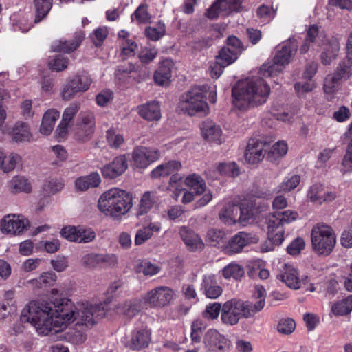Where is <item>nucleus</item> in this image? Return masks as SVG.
I'll list each match as a JSON object with an SVG mask.
<instances>
[{
  "label": "nucleus",
  "mask_w": 352,
  "mask_h": 352,
  "mask_svg": "<svg viewBox=\"0 0 352 352\" xmlns=\"http://www.w3.org/2000/svg\"><path fill=\"white\" fill-rule=\"evenodd\" d=\"M331 311L336 316H344L352 311V295L334 303Z\"/></svg>",
  "instance_id": "nucleus-40"
},
{
  "label": "nucleus",
  "mask_w": 352,
  "mask_h": 352,
  "mask_svg": "<svg viewBox=\"0 0 352 352\" xmlns=\"http://www.w3.org/2000/svg\"><path fill=\"white\" fill-rule=\"evenodd\" d=\"M342 166L343 167L342 171L344 173L352 170V139L347 146L346 153L342 160Z\"/></svg>",
  "instance_id": "nucleus-64"
},
{
  "label": "nucleus",
  "mask_w": 352,
  "mask_h": 352,
  "mask_svg": "<svg viewBox=\"0 0 352 352\" xmlns=\"http://www.w3.org/2000/svg\"><path fill=\"white\" fill-rule=\"evenodd\" d=\"M184 183L195 192V195L204 193L203 197L195 203L196 208L205 206L211 201L212 195L210 190L206 189V182L201 176L195 173L191 174L185 179Z\"/></svg>",
  "instance_id": "nucleus-8"
},
{
  "label": "nucleus",
  "mask_w": 352,
  "mask_h": 352,
  "mask_svg": "<svg viewBox=\"0 0 352 352\" xmlns=\"http://www.w3.org/2000/svg\"><path fill=\"white\" fill-rule=\"evenodd\" d=\"M217 170L221 175L230 177H236L240 174L239 168L234 162L221 163Z\"/></svg>",
  "instance_id": "nucleus-47"
},
{
  "label": "nucleus",
  "mask_w": 352,
  "mask_h": 352,
  "mask_svg": "<svg viewBox=\"0 0 352 352\" xmlns=\"http://www.w3.org/2000/svg\"><path fill=\"white\" fill-rule=\"evenodd\" d=\"M80 108V104L78 102L71 103L70 105L67 107L63 114L62 120L66 123H69L73 120L74 117L78 112Z\"/></svg>",
  "instance_id": "nucleus-63"
},
{
  "label": "nucleus",
  "mask_w": 352,
  "mask_h": 352,
  "mask_svg": "<svg viewBox=\"0 0 352 352\" xmlns=\"http://www.w3.org/2000/svg\"><path fill=\"white\" fill-rule=\"evenodd\" d=\"M148 6L146 3L140 4L135 10L131 17H135L139 23H146L150 21L151 15L148 11Z\"/></svg>",
  "instance_id": "nucleus-50"
},
{
  "label": "nucleus",
  "mask_w": 352,
  "mask_h": 352,
  "mask_svg": "<svg viewBox=\"0 0 352 352\" xmlns=\"http://www.w3.org/2000/svg\"><path fill=\"white\" fill-rule=\"evenodd\" d=\"M20 160L19 155L12 153L7 156L3 148H0V169L4 172L13 170Z\"/></svg>",
  "instance_id": "nucleus-33"
},
{
  "label": "nucleus",
  "mask_w": 352,
  "mask_h": 352,
  "mask_svg": "<svg viewBox=\"0 0 352 352\" xmlns=\"http://www.w3.org/2000/svg\"><path fill=\"white\" fill-rule=\"evenodd\" d=\"M283 67L279 63L278 64L274 58L272 63L263 64L260 69L259 73L263 77H270L280 73Z\"/></svg>",
  "instance_id": "nucleus-48"
},
{
  "label": "nucleus",
  "mask_w": 352,
  "mask_h": 352,
  "mask_svg": "<svg viewBox=\"0 0 352 352\" xmlns=\"http://www.w3.org/2000/svg\"><path fill=\"white\" fill-rule=\"evenodd\" d=\"M201 286L204 294L208 298L216 299L221 295L223 292L213 274L204 276Z\"/></svg>",
  "instance_id": "nucleus-24"
},
{
  "label": "nucleus",
  "mask_w": 352,
  "mask_h": 352,
  "mask_svg": "<svg viewBox=\"0 0 352 352\" xmlns=\"http://www.w3.org/2000/svg\"><path fill=\"white\" fill-rule=\"evenodd\" d=\"M307 197L313 202L318 201L322 204L324 201H329L335 199L336 195L333 192H324L323 186L316 184L311 186L308 190Z\"/></svg>",
  "instance_id": "nucleus-28"
},
{
  "label": "nucleus",
  "mask_w": 352,
  "mask_h": 352,
  "mask_svg": "<svg viewBox=\"0 0 352 352\" xmlns=\"http://www.w3.org/2000/svg\"><path fill=\"white\" fill-rule=\"evenodd\" d=\"M335 76L338 78V79L341 81L342 80H347L352 74L351 68L350 66L347 65L344 62L340 63L335 72L333 74Z\"/></svg>",
  "instance_id": "nucleus-60"
},
{
  "label": "nucleus",
  "mask_w": 352,
  "mask_h": 352,
  "mask_svg": "<svg viewBox=\"0 0 352 352\" xmlns=\"http://www.w3.org/2000/svg\"><path fill=\"white\" fill-rule=\"evenodd\" d=\"M206 85L192 87L180 96L178 108L181 111L191 116L198 113L206 114L208 111L206 101Z\"/></svg>",
  "instance_id": "nucleus-4"
},
{
  "label": "nucleus",
  "mask_w": 352,
  "mask_h": 352,
  "mask_svg": "<svg viewBox=\"0 0 352 352\" xmlns=\"http://www.w3.org/2000/svg\"><path fill=\"white\" fill-rule=\"evenodd\" d=\"M254 297L258 299V301L254 304L248 301V307L252 309L253 314H255L261 311L265 306L266 297L265 289L261 285H256L254 287Z\"/></svg>",
  "instance_id": "nucleus-39"
},
{
  "label": "nucleus",
  "mask_w": 352,
  "mask_h": 352,
  "mask_svg": "<svg viewBox=\"0 0 352 352\" xmlns=\"http://www.w3.org/2000/svg\"><path fill=\"white\" fill-rule=\"evenodd\" d=\"M96 238V233L91 228L78 227V241L76 243H87L92 241Z\"/></svg>",
  "instance_id": "nucleus-59"
},
{
  "label": "nucleus",
  "mask_w": 352,
  "mask_h": 352,
  "mask_svg": "<svg viewBox=\"0 0 352 352\" xmlns=\"http://www.w3.org/2000/svg\"><path fill=\"white\" fill-rule=\"evenodd\" d=\"M204 342L208 350L214 352H228L231 347V341L214 329L205 333Z\"/></svg>",
  "instance_id": "nucleus-10"
},
{
  "label": "nucleus",
  "mask_w": 352,
  "mask_h": 352,
  "mask_svg": "<svg viewBox=\"0 0 352 352\" xmlns=\"http://www.w3.org/2000/svg\"><path fill=\"white\" fill-rule=\"evenodd\" d=\"M306 39L311 43H316L318 45H321L327 41L326 35L324 32H320L318 26L311 25L307 30Z\"/></svg>",
  "instance_id": "nucleus-45"
},
{
  "label": "nucleus",
  "mask_w": 352,
  "mask_h": 352,
  "mask_svg": "<svg viewBox=\"0 0 352 352\" xmlns=\"http://www.w3.org/2000/svg\"><path fill=\"white\" fill-rule=\"evenodd\" d=\"M140 116L149 121L158 120L161 118L158 102L152 101L138 107Z\"/></svg>",
  "instance_id": "nucleus-29"
},
{
  "label": "nucleus",
  "mask_w": 352,
  "mask_h": 352,
  "mask_svg": "<svg viewBox=\"0 0 352 352\" xmlns=\"http://www.w3.org/2000/svg\"><path fill=\"white\" fill-rule=\"evenodd\" d=\"M270 92L268 84L262 78H252L238 82L232 89L233 104L239 110L264 104Z\"/></svg>",
  "instance_id": "nucleus-2"
},
{
  "label": "nucleus",
  "mask_w": 352,
  "mask_h": 352,
  "mask_svg": "<svg viewBox=\"0 0 352 352\" xmlns=\"http://www.w3.org/2000/svg\"><path fill=\"white\" fill-rule=\"evenodd\" d=\"M29 226V221L25 219H20L15 214L5 216L0 222L1 231L4 234L14 235L20 234Z\"/></svg>",
  "instance_id": "nucleus-14"
},
{
  "label": "nucleus",
  "mask_w": 352,
  "mask_h": 352,
  "mask_svg": "<svg viewBox=\"0 0 352 352\" xmlns=\"http://www.w3.org/2000/svg\"><path fill=\"white\" fill-rule=\"evenodd\" d=\"M298 50V43L294 38H289L282 43L281 48L277 50L274 58L281 66L288 65L296 54Z\"/></svg>",
  "instance_id": "nucleus-18"
},
{
  "label": "nucleus",
  "mask_w": 352,
  "mask_h": 352,
  "mask_svg": "<svg viewBox=\"0 0 352 352\" xmlns=\"http://www.w3.org/2000/svg\"><path fill=\"white\" fill-rule=\"evenodd\" d=\"M10 188L13 192H30L31 191V184L28 180L23 176H15L10 182Z\"/></svg>",
  "instance_id": "nucleus-42"
},
{
  "label": "nucleus",
  "mask_w": 352,
  "mask_h": 352,
  "mask_svg": "<svg viewBox=\"0 0 352 352\" xmlns=\"http://www.w3.org/2000/svg\"><path fill=\"white\" fill-rule=\"evenodd\" d=\"M173 67V63L170 59L162 60L155 72V82L159 85L168 86L170 82Z\"/></svg>",
  "instance_id": "nucleus-22"
},
{
  "label": "nucleus",
  "mask_w": 352,
  "mask_h": 352,
  "mask_svg": "<svg viewBox=\"0 0 352 352\" xmlns=\"http://www.w3.org/2000/svg\"><path fill=\"white\" fill-rule=\"evenodd\" d=\"M95 117L91 112H82L75 131V139L82 143L90 140L94 133Z\"/></svg>",
  "instance_id": "nucleus-9"
},
{
  "label": "nucleus",
  "mask_w": 352,
  "mask_h": 352,
  "mask_svg": "<svg viewBox=\"0 0 352 352\" xmlns=\"http://www.w3.org/2000/svg\"><path fill=\"white\" fill-rule=\"evenodd\" d=\"M201 132L204 138L208 141L219 143L221 130L219 126L212 122L206 123L201 129Z\"/></svg>",
  "instance_id": "nucleus-38"
},
{
  "label": "nucleus",
  "mask_w": 352,
  "mask_h": 352,
  "mask_svg": "<svg viewBox=\"0 0 352 352\" xmlns=\"http://www.w3.org/2000/svg\"><path fill=\"white\" fill-rule=\"evenodd\" d=\"M106 314L102 304L92 305L88 302L78 305L68 298H61L57 303L32 301L22 310L20 320L31 323L40 334L48 335L62 331L67 324L76 321V325L92 327Z\"/></svg>",
  "instance_id": "nucleus-1"
},
{
  "label": "nucleus",
  "mask_w": 352,
  "mask_h": 352,
  "mask_svg": "<svg viewBox=\"0 0 352 352\" xmlns=\"http://www.w3.org/2000/svg\"><path fill=\"white\" fill-rule=\"evenodd\" d=\"M36 10L34 23H39L49 13L52 7L53 0H33Z\"/></svg>",
  "instance_id": "nucleus-36"
},
{
  "label": "nucleus",
  "mask_w": 352,
  "mask_h": 352,
  "mask_svg": "<svg viewBox=\"0 0 352 352\" xmlns=\"http://www.w3.org/2000/svg\"><path fill=\"white\" fill-rule=\"evenodd\" d=\"M254 315L252 309L248 307V301L232 298L222 305L221 319L223 324L233 326L240 319L249 318Z\"/></svg>",
  "instance_id": "nucleus-6"
},
{
  "label": "nucleus",
  "mask_w": 352,
  "mask_h": 352,
  "mask_svg": "<svg viewBox=\"0 0 352 352\" xmlns=\"http://www.w3.org/2000/svg\"><path fill=\"white\" fill-rule=\"evenodd\" d=\"M266 146V142L256 139L250 140L245 153V160L249 164H256L261 162L264 158L263 152L265 151Z\"/></svg>",
  "instance_id": "nucleus-19"
},
{
  "label": "nucleus",
  "mask_w": 352,
  "mask_h": 352,
  "mask_svg": "<svg viewBox=\"0 0 352 352\" xmlns=\"http://www.w3.org/2000/svg\"><path fill=\"white\" fill-rule=\"evenodd\" d=\"M311 243L314 250L318 254H330L336 243L333 230L324 224L314 227L311 231Z\"/></svg>",
  "instance_id": "nucleus-5"
},
{
  "label": "nucleus",
  "mask_w": 352,
  "mask_h": 352,
  "mask_svg": "<svg viewBox=\"0 0 352 352\" xmlns=\"http://www.w3.org/2000/svg\"><path fill=\"white\" fill-rule=\"evenodd\" d=\"M82 38V36L78 34L74 36V38L69 41H55L52 45V50L54 52L70 53L80 46Z\"/></svg>",
  "instance_id": "nucleus-26"
},
{
  "label": "nucleus",
  "mask_w": 352,
  "mask_h": 352,
  "mask_svg": "<svg viewBox=\"0 0 352 352\" xmlns=\"http://www.w3.org/2000/svg\"><path fill=\"white\" fill-rule=\"evenodd\" d=\"M59 112L54 109L46 111L43 117L40 129L41 133L45 135L50 134L54 129L55 122L59 118Z\"/></svg>",
  "instance_id": "nucleus-32"
},
{
  "label": "nucleus",
  "mask_w": 352,
  "mask_h": 352,
  "mask_svg": "<svg viewBox=\"0 0 352 352\" xmlns=\"http://www.w3.org/2000/svg\"><path fill=\"white\" fill-rule=\"evenodd\" d=\"M226 47H228L232 52L239 55L245 50L242 42L235 36H230L226 40Z\"/></svg>",
  "instance_id": "nucleus-58"
},
{
  "label": "nucleus",
  "mask_w": 352,
  "mask_h": 352,
  "mask_svg": "<svg viewBox=\"0 0 352 352\" xmlns=\"http://www.w3.org/2000/svg\"><path fill=\"white\" fill-rule=\"evenodd\" d=\"M157 199L156 192L147 191L144 192L140 199L137 215H144L148 213Z\"/></svg>",
  "instance_id": "nucleus-34"
},
{
  "label": "nucleus",
  "mask_w": 352,
  "mask_h": 352,
  "mask_svg": "<svg viewBox=\"0 0 352 352\" xmlns=\"http://www.w3.org/2000/svg\"><path fill=\"white\" fill-rule=\"evenodd\" d=\"M106 138L109 146L112 148L118 149L124 143L122 135L116 133V131L113 129H110L107 131Z\"/></svg>",
  "instance_id": "nucleus-51"
},
{
  "label": "nucleus",
  "mask_w": 352,
  "mask_h": 352,
  "mask_svg": "<svg viewBox=\"0 0 352 352\" xmlns=\"http://www.w3.org/2000/svg\"><path fill=\"white\" fill-rule=\"evenodd\" d=\"M65 186L64 181L60 178H50L43 184V190L47 194L54 195L61 191Z\"/></svg>",
  "instance_id": "nucleus-46"
},
{
  "label": "nucleus",
  "mask_w": 352,
  "mask_h": 352,
  "mask_svg": "<svg viewBox=\"0 0 352 352\" xmlns=\"http://www.w3.org/2000/svg\"><path fill=\"white\" fill-rule=\"evenodd\" d=\"M221 311H222V305L221 303H210L202 312V316L208 320H214L218 318Z\"/></svg>",
  "instance_id": "nucleus-53"
},
{
  "label": "nucleus",
  "mask_w": 352,
  "mask_h": 352,
  "mask_svg": "<svg viewBox=\"0 0 352 352\" xmlns=\"http://www.w3.org/2000/svg\"><path fill=\"white\" fill-rule=\"evenodd\" d=\"M127 168V155H120L102 167L101 173L104 178L112 179L122 175Z\"/></svg>",
  "instance_id": "nucleus-16"
},
{
  "label": "nucleus",
  "mask_w": 352,
  "mask_h": 352,
  "mask_svg": "<svg viewBox=\"0 0 352 352\" xmlns=\"http://www.w3.org/2000/svg\"><path fill=\"white\" fill-rule=\"evenodd\" d=\"M132 197L125 190L113 188L104 192L98 200L101 212L114 219L126 214L131 208Z\"/></svg>",
  "instance_id": "nucleus-3"
},
{
  "label": "nucleus",
  "mask_w": 352,
  "mask_h": 352,
  "mask_svg": "<svg viewBox=\"0 0 352 352\" xmlns=\"http://www.w3.org/2000/svg\"><path fill=\"white\" fill-rule=\"evenodd\" d=\"M322 45H324L320 55L322 63L325 65H330L338 56L340 50L339 41L338 38L331 37L330 39L327 38Z\"/></svg>",
  "instance_id": "nucleus-25"
},
{
  "label": "nucleus",
  "mask_w": 352,
  "mask_h": 352,
  "mask_svg": "<svg viewBox=\"0 0 352 352\" xmlns=\"http://www.w3.org/2000/svg\"><path fill=\"white\" fill-rule=\"evenodd\" d=\"M81 262L85 267L94 270L114 265L117 257L115 254L90 253L83 256Z\"/></svg>",
  "instance_id": "nucleus-12"
},
{
  "label": "nucleus",
  "mask_w": 352,
  "mask_h": 352,
  "mask_svg": "<svg viewBox=\"0 0 352 352\" xmlns=\"http://www.w3.org/2000/svg\"><path fill=\"white\" fill-rule=\"evenodd\" d=\"M165 25L159 21L157 27H147L145 29V34L146 36L152 41H157L162 37L165 34Z\"/></svg>",
  "instance_id": "nucleus-52"
},
{
  "label": "nucleus",
  "mask_w": 352,
  "mask_h": 352,
  "mask_svg": "<svg viewBox=\"0 0 352 352\" xmlns=\"http://www.w3.org/2000/svg\"><path fill=\"white\" fill-rule=\"evenodd\" d=\"M222 274L226 279L232 278L234 280H239L244 275V270L238 264L230 263L223 269Z\"/></svg>",
  "instance_id": "nucleus-44"
},
{
  "label": "nucleus",
  "mask_w": 352,
  "mask_h": 352,
  "mask_svg": "<svg viewBox=\"0 0 352 352\" xmlns=\"http://www.w3.org/2000/svg\"><path fill=\"white\" fill-rule=\"evenodd\" d=\"M226 234L221 230L210 229L208 231L206 235V241L212 246H217L223 242Z\"/></svg>",
  "instance_id": "nucleus-54"
},
{
  "label": "nucleus",
  "mask_w": 352,
  "mask_h": 352,
  "mask_svg": "<svg viewBox=\"0 0 352 352\" xmlns=\"http://www.w3.org/2000/svg\"><path fill=\"white\" fill-rule=\"evenodd\" d=\"M238 58L236 53L232 52L228 47H223L219 52L218 55L216 56L217 63L221 64L222 67H227L232 63H234Z\"/></svg>",
  "instance_id": "nucleus-41"
},
{
  "label": "nucleus",
  "mask_w": 352,
  "mask_h": 352,
  "mask_svg": "<svg viewBox=\"0 0 352 352\" xmlns=\"http://www.w3.org/2000/svg\"><path fill=\"white\" fill-rule=\"evenodd\" d=\"M240 207L239 204L229 205L219 213L220 219L225 222H239Z\"/></svg>",
  "instance_id": "nucleus-37"
},
{
  "label": "nucleus",
  "mask_w": 352,
  "mask_h": 352,
  "mask_svg": "<svg viewBox=\"0 0 352 352\" xmlns=\"http://www.w3.org/2000/svg\"><path fill=\"white\" fill-rule=\"evenodd\" d=\"M160 156L159 150L144 146L135 148L132 153L134 165L139 168H146L151 163L157 160Z\"/></svg>",
  "instance_id": "nucleus-13"
},
{
  "label": "nucleus",
  "mask_w": 352,
  "mask_h": 352,
  "mask_svg": "<svg viewBox=\"0 0 352 352\" xmlns=\"http://www.w3.org/2000/svg\"><path fill=\"white\" fill-rule=\"evenodd\" d=\"M258 242V237L256 235L245 232H239L230 239L226 250L229 254H235L241 252L245 246Z\"/></svg>",
  "instance_id": "nucleus-17"
},
{
  "label": "nucleus",
  "mask_w": 352,
  "mask_h": 352,
  "mask_svg": "<svg viewBox=\"0 0 352 352\" xmlns=\"http://www.w3.org/2000/svg\"><path fill=\"white\" fill-rule=\"evenodd\" d=\"M151 341V333L148 330L141 329L134 330L131 338L126 342L125 346L131 350H141L148 346Z\"/></svg>",
  "instance_id": "nucleus-20"
},
{
  "label": "nucleus",
  "mask_w": 352,
  "mask_h": 352,
  "mask_svg": "<svg viewBox=\"0 0 352 352\" xmlns=\"http://www.w3.org/2000/svg\"><path fill=\"white\" fill-rule=\"evenodd\" d=\"M69 60L62 55H56L48 62L51 69L56 72H60L67 67Z\"/></svg>",
  "instance_id": "nucleus-56"
},
{
  "label": "nucleus",
  "mask_w": 352,
  "mask_h": 352,
  "mask_svg": "<svg viewBox=\"0 0 352 352\" xmlns=\"http://www.w3.org/2000/svg\"><path fill=\"white\" fill-rule=\"evenodd\" d=\"M266 223L267 224V233L274 232L280 229H283L282 226L283 225L281 223V220H280L276 214V212L270 214L266 219Z\"/></svg>",
  "instance_id": "nucleus-62"
},
{
  "label": "nucleus",
  "mask_w": 352,
  "mask_h": 352,
  "mask_svg": "<svg viewBox=\"0 0 352 352\" xmlns=\"http://www.w3.org/2000/svg\"><path fill=\"white\" fill-rule=\"evenodd\" d=\"M277 278L283 283H285L289 287L298 289L301 287V284H305L307 280L308 276H305L302 280L298 277V272L295 269H289L283 274H278Z\"/></svg>",
  "instance_id": "nucleus-31"
},
{
  "label": "nucleus",
  "mask_w": 352,
  "mask_h": 352,
  "mask_svg": "<svg viewBox=\"0 0 352 352\" xmlns=\"http://www.w3.org/2000/svg\"><path fill=\"white\" fill-rule=\"evenodd\" d=\"M340 83V80L333 74L328 75L324 82V91L328 94L335 93Z\"/></svg>",
  "instance_id": "nucleus-57"
},
{
  "label": "nucleus",
  "mask_w": 352,
  "mask_h": 352,
  "mask_svg": "<svg viewBox=\"0 0 352 352\" xmlns=\"http://www.w3.org/2000/svg\"><path fill=\"white\" fill-rule=\"evenodd\" d=\"M242 0H216L207 10L206 15L208 18L214 19L218 17L219 13L229 14L232 12H240Z\"/></svg>",
  "instance_id": "nucleus-11"
},
{
  "label": "nucleus",
  "mask_w": 352,
  "mask_h": 352,
  "mask_svg": "<svg viewBox=\"0 0 352 352\" xmlns=\"http://www.w3.org/2000/svg\"><path fill=\"white\" fill-rule=\"evenodd\" d=\"M287 144L285 142H278L268 151L266 158L270 162H274L283 157L287 153Z\"/></svg>",
  "instance_id": "nucleus-43"
},
{
  "label": "nucleus",
  "mask_w": 352,
  "mask_h": 352,
  "mask_svg": "<svg viewBox=\"0 0 352 352\" xmlns=\"http://www.w3.org/2000/svg\"><path fill=\"white\" fill-rule=\"evenodd\" d=\"M14 142H25L29 140L31 134L28 126L24 122H16L10 133Z\"/></svg>",
  "instance_id": "nucleus-35"
},
{
  "label": "nucleus",
  "mask_w": 352,
  "mask_h": 352,
  "mask_svg": "<svg viewBox=\"0 0 352 352\" xmlns=\"http://www.w3.org/2000/svg\"><path fill=\"white\" fill-rule=\"evenodd\" d=\"M101 182L100 175L93 172L87 176L80 177L75 181V186L80 191H85L90 188L98 187Z\"/></svg>",
  "instance_id": "nucleus-30"
},
{
  "label": "nucleus",
  "mask_w": 352,
  "mask_h": 352,
  "mask_svg": "<svg viewBox=\"0 0 352 352\" xmlns=\"http://www.w3.org/2000/svg\"><path fill=\"white\" fill-rule=\"evenodd\" d=\"M300 182V176L294 175L278 186V192H289L296 188L299 185Z\"/></svg>",
  "instance_id": "nucleus-55"
},
{
  "label": "nucleus",
  "mask_w": 352,
  "mask_h": 352,
  "mask_svg": "<svg viewBox=\"0 0 352 352\" xmlns=\"http://www.w3.org/2000/svg\"><path fill=\"white\" fill-rule=\"evenodd\" d=\"M92 83L91 78L85 74L76 75L67 80L61 89V96L64 100H70L79 92L89 89Z\"/></svg>",
  "instance_id": "nucleus-7"
},
{
  "label": "nucleus",
  "mask_w": 352,
  "mask_h": 352,
  "mask_svg": "<svg viewBox=\"0 0 352 352\" xmlns=\"http://www.w3.org/2000/svg\"><path fill=\"white\" fill-rule=\"evenodd\" d=\"M142 309V302L138 299H132L116 307L118 314H122L127 318L136 316Z\"/></svg>",
  "instance_id": "nucleus-27"
},
{
  "label": "nucleus",
  "mask_w": 352,
  "mask_h": 352,
  "mask_svg": "<svg viewBox=\"0 0 352 352\" xmlns=\"http://www.w3.org/2000/svg\"><path fill=\"white\" fill-rule=\"evenodd\" d=\"M296 327V323L292 318L282 319L278 324V331L284 334H290L294 331Z\"/></svg>",
  "instance_id": "nucleus-61"
},
{
  "label": "nucleus",
  "mask_w": 352,
  "mask_h": 352,
  "mask_svg": "<svg viewBox=\"0 0 352 352\" xmlns=\"http://www.w3.org/2000/svg\"><path fill=\"white\" fill-rule=\"evenodd\" d=\"M175 296L174 291L168 287H156L146 295V301L153 307H162L170 303Z\"/></svg>",
  "instance_id": "nucleus-15"
},
{
  "label": "nucleus",
  "mask_w": 352,
  "mask_h": 352,
  "mask_svg": "<svg viewBox=\"0 0 352 352\" xmlns=\"http://www.w3.org/2000/svg\"><path fill=\"white\" fill-rule=\"evenodd\" d=\"M179 234L189 250L197 251L204 249V243L203 241L192 230L185 226L182 227Z\"/></svg>",
  "instance_id": "nucleus-21"
},
{
  "label": "nucleus",
  "mask_w": 352,
  "mask_h": 352,
  "mask_svg": "<svg viewBox=\"0 0 352 352\" xmlns=\"http://www.w3.org/2000/svg\"><path fill=\"white\" fill-rule=\"evenodd\" d=\"M182 163L177 160H170L154 168L151 173L152 179H157L167 177L182 168Z\"/></svg>",
  "instance_id": "nucleus-23"
},
{
  "label": "nucleus",
  "mask_w": 352,
  "mask_h": 352,
  "mask_svg": "<svg viewBox=\"0 0 352 352\" xmlns=\"http://www.w3.org/2000/svg\"><path fill=\"white\" fill-rule=\"evenodd\" d=\"M240 207V214H239V223H247L250 219H255L253 208L251 203L245 202L239 204Z\"/></svg>",
  "instance_id": "nucleus-49"
}]
</instances>
